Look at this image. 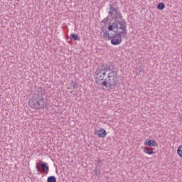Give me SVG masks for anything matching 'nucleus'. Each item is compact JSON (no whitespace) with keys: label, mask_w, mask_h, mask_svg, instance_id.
<instances>
[{"label":"nucleus","mask_w":182,"mask_h":182,"mask_svg":"<svg viewBox=\"0 0 182 182\" xmlns=\"http://www.w3.org/2000/svg\"><path fill=\"white\" fill-rule=\"evenodd\" d=\"M126 21H114L109 23L108 31H113L114 34L110 36V33L103 30V38L106 40L111 41V44L114 46L120 45L122 39H126L127 37V29L126 28Z\"/></svg>","instance_id":"nucleus-1"},{"label":"nucleus","mask_w":182,"mask_h":182,"mask_svg":"<svg viewBox=\"0 0 182 182\" xmlns=\"http://www.w3.org/2000/svg\"><path fill=\"white\" fill-rule=\"evenodd\" d=\"M31 109H37V110H43L48 105V98L45 95V89L43 87H38L35 93L34 100L29 102Z\"/></svg>","instance_id":"nucleus-2"},{"label":"nucleus","mask_w":182,"mask_h":182,"mask_svg":"<svg viewBox=\"0 0 182 182\" xmlns=\"http://www.w3.org/2000/svg\"><path fill=\"white\" fill-rule=\"evenodd\" d=\"M117 71L109 72L107 74V78L101 82L104 87H109V89H115L117 86Z\"/></svg>","instance_id":"nucleus-3"},{"label":"nucleus","mask_w":182,"mask_h":182,"mask_svg":"<svg viewBox=\"0 0 182 182\" xmlns=\"http://www.w3.org/2000/svg\"><path fill=\"white\" fill-rule=\"evenodd\" d=\"M107 10H109L108 18L115 19L114 22H122V21L124 22V20L122 19V13L119 11L118 8H115L112 4H109V8Z\"/></svg>","instance_id":"nucleus-4"},{"label":"nucleus","mask_w":182,"mask_h":182,"mask_svg":"<svg viewBox=\"0 0 182 182\" xmlns=\"http://www.w3.org/2000/svg\"><path fill=\"white\" fill-rule=\"evenodd\" d=\"M106 72H107V68L105 65L98 67L95 70V82L98 85H102V82L105 80V76H106Z\"/></svg>","instance_id":"nucleus-5"},{"label":"nucleus","mask_w":182,"mask_h":182,"mask_svg":"<svg viewBox=\"0 0 182 182\" xmlns=\"http://www.w3.org/2000/svg\"><path fill=\"white\" fill-rule=\"evenodd\" d=\"M41 167L42 168L43 171H46V173H48V171H49V167L48 166V164H46V163H44L43 161L37 163V171H41Z\"/></svg>","instance_id":"nucleus-6"},{"label":"nucleus","mask_w":182,"mask_h":182,"mask_svg":"<svg viewBox=\"0 0 182 182\" xmlns=\"http://www.w3.org/2000/svg\"><path fill=\"white\" fill-rule=\"evenodd\" d=\"M95 134L96 136H98V137H106V134H107V133L106 132V130H105V129H100L95 130Z\"/></svg>","instance_id":"nucleus-7"},{"label":"nucleus","mask_w":182,"mask_h":182,"mask_svg":"<svg viewBox=\"0 0 182 182\" xmlns=\"http://www.w3.org/2000/svg\"><path fill=\"white\" fill-rule=\"evenodd\" d=\"M144 146H149V147H157V143L154 140H146L144 142Z\"/></svg>","instance_id":"nucleus-8"},{"label":"nucleus","mask_w":182,"mask_h":182,"mask_svg":"<svg viewBox=\"0 0 182 182\" xmlns=\"http://www.w3.org/2000/svg\"><path fill=\"white\" fill-rule=\"evenodd\" d=\"M142 149L144 150V153H145L146 154H154V151H152L151 149H150V148L147 146H144Z\"/></svg>","instance_id":"nucleus-9"},{"label":"nucleus","mask_w":182,"mask_h":182,"mask_svg":"<svg viewBox=\"0 0 182 182\" xmlns=\"http://www.w3.org/2000/svg\"><path fill=\"white\" fill-rule=\"evenodd\" d=\"M107 70H109V72H119V70L116 67H114L113 65H107Z\"/></svg>","instance_id":"nucleus-10"},{"label":"nucleus","mask_w":182,"mask_h":182,"mask_svg":"<svg viewBox=\"0 0 182 182\" xmlns=\"http://www.w3.org/2000/svg\"><path fill=\"white\" fill-rule=\"evenodd\" d=\"M177 155L178 156V157H180V159H182V145H180L176 151Z\"/></svg>","instance_id":"nucleus-11"},{"label":"nucleus","mask_w":182,"mask_h":182,"mask_svg":"<svg viewBox=\"0 0 182 182\" xmlns=\"http://www.w3.org/2000/svg\"><path fill=\"white\" fill-rule=\"evenodd\" d=\"M70 38L71 41H80L79 36H77V35L75 33H71Z\"/></svg>","instance_id":"nucleus-12"},{"label":"nucleus","mask_w":182,"mask_h":182,"mask_svg":"<svg viewBox=\"0 0 182 182\" xmlns=\"http://www.w3.org/2000/svg\"><path fill=\"white\" fill-rule=\"evenodd\" d=\"M156 8L159 9V11H163V9L166 8V5H164V3H159Z\"/></svg>","instance_id":"nucleus-13"},{"label":"nucleus","mask_w":182,"mask_h":182,"mask_svg":"<svg viewBox=\"0 0 182 182\" xmlns=\"http://www.w3.org/2000/svg\"><path fill=\"white\" fill-rule=\"evenodd\" d=\"M70 85V87H73V89H77V82L75 81H71Z\"/></svg>","instance_id":"nucleus-14"},{"label":"nucleus","mask_w":182,"mask_h":182,"mask_svg":"<svg viewBox=\"0 0 182 182\" xmlns=\"http://www.w3.org/2000/svg\"><path fill=\"white\" fill-rule=\"evenodd\" d=\"M47 182H56V178L55 176H49L47 178Z\"/></svg>","instance_id":"nucleus-15"},{"label":"nucleus","mask_w":182,"mask_h":182,"mask_svg":"<svg viewBox=\"0 0 182 182\" xmlns=\"http://www.w3.org/2000/svg\"><path fill=\"white\" fill-rule=\"evenodd\" d=\"M107 21H109V18L107 17Z\"/></svg>","instance_id":"nucleus-16"}]
</instances>
